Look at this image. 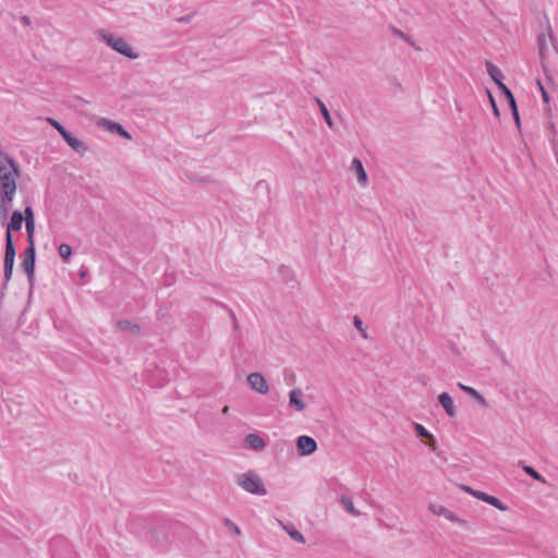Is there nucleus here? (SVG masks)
<instances>
[{"mask_svg": "<svg viewBox=\"0 0 558 558\" xmlns=\"http://www.w3.org/2000/svg\"><path fill=\"white\" fill-rule=\"evenodd\" d=\"M523 471L530 475L533 480L537 481V482H542L544 483L545 482V478L541 475V473H538L533 466H530V465H524L523 466Z\"/></svg>", "mask_w": 558, "mask_h": 558, "instance_id": "obj_27", "label": "nucleus"}, {"mask_svg": "<svg viewBox=\"0 0 558 558\" xmlns=\"http://www.w3.org/2000/svg\"><path fill=\"white\" fill-rule=\"evenodd\" d=\"M61 137L76 153L83 154L87 150L86 144L81 140L74 137L69 131H66Z\"/></svg>", "mask_w": 558, "mask_h": 558, "instance_id": "obj_15", "label": "nucleus"}, {"mask_svg": "<svg viewBox=\"0 0 558 558\" xmlns=\"http://www.w3.org/2000/svg\"><path fill=\"white\" fill-rule=\"evenodd\" d=\"M48 122L50 123L51 126H53L58 131V133L61 136L68 131L61 123H59L54 119L48 118Z\"/></svg>", "mask_w": 558, "mask_h": 558, "instance_id": "obj_32", "label": "nucleus"}, {"mask_svg": "<svg viewBox=\"0 0 558 558\" xmlns=\"http://www.w3.org/2000/svg\"><path fill=\"white\" fill-rule=\"evenodd\" d=\"M288 534L291 536V538L299 543H304L305 538L301 532L295 530L294 527H291V530H288Z\"/></svg>", "mask_w": 558, "mask_h": 558, "instance_id": "obj_30", "label": "nucleus"}, {"mask_svg": "<svg viewBox=\"0 0 558 558\" xmlns=\"http://www.w3.org/2000/svg\"><path fill=\"white\" fill-rule=\"evenodd\" d=\"M16 175L13 170L0 173V195L9 198L14 196L16 192Z\"/></svg>", "mask_w": 558, "mask_h": 558, "instance_id": "obj_4", "label": "nucleus"}, {"mask_svg": "<svg viewBox=\"0 0 558 558\" xmlns=\"http://www.w3.org/2000/svg\"><path fill=\"white\" fill-rule=\"evenodd\" d=\"M541 88H542V93H543V98H544V100H545V101H548V95H547V93L544 90V88H543V87H541Z\"/></svg>", "mask_w": 558, "mask_h": 558, "instance_id": "obj_39", "label": "nucleus"}, {"mask_svg": "<svg viewBox=\"0 0 558 558\" xmlns=\"http://www.w3.org/2000/svg\"><path fill=\"white\" fill-rule=\"evenodd\" d=\"M228 411H229V408H228V407H225V408H223V410H222V412H223L225 414H226V413H228Z\"/></svg>", "mask_w": 558, "mask_h": 558, "instance_id": "obj_41", "label": "nucleus"}, {"mask_svg": "<svg viewBox=\"0 0 558 558\" xmlns=\"http://www.w3.org/2000/svg\"><path fill=\"white\" fill-rule=\"evenodd\" d=\"M236 484L242 487L245 492L264 496L267 494L266 487L259 477V475L254 471H247L243 474L236 476Z\"/></svg>", "mask_w": 558, "mask_h": 558, "instance_id": "obj_1", "label": "nucleus"}, {"mask_svg": "<svg viewBox=\"0 0 558 558\" xmlns=\"http://www.w3.org/2000/svg\"><path fill=\"white\" fill-rule=\"evenodd\" d=\"M23 217H24V221L25 222H27V221H35L34 211H33V208L31 206H27L24 209Z\"/></svg>", "mask_w": 558, "mask_h": 558, "instance_id": "obj_34", "label": "nucleus"}, {"mask_svg": "<svg viewBox=\"0 0 558 558\" xmlns=\"http://www.w3.org/2000/svg\"><path fill=\"white\" fill-rule=\"evenodd\" d=\"M24 221L23 213L14 210L11 215V219L7 225L5 240L13 239L12 232L20 231Z\"/></svg>", "mask_w": 558, "mask_h": 558, "instance_id": "obj_10", "label": "nucleus"}, {"mask_svg": "<svg viewBox=\"0 0 558 558\" xmlns=\"http://www.w3.org/2000/svg\"><path fill=\"white\" fill-rule=\"evenodd\" d=\"M389 29L391 32V34L395 36V37H398L400 39H403L404 41H409V38L408 36L399 28H397L396 26L393 25H390L389 26Z\"/></svg>", "mask_w": 558, "mask_h": 558, "instance_id": "obj_31", "label": "nucleus"}, {"mask_svg": "<svg viewBox=\"0 0 558 558\" xmlns=\"http://www.w3.org/2000/svg\"><path fill=\"white\" fill-rule=\"evenodd\" d=\"M537 43H538L539 54H541V57H544L545 50H546V37L544 34H541L538 36Z\"/></svg>", "mask_w": 558, "mask_h": 558, "instance_id": "obj_33", "label": "nucleus"}, {"mask_svg": "<svg viewBox=\"0 0 558 558\" xmlns=\"http://www.w3.org/2000/svg\"><path fill=\"white\" fill-rule=\"evenodd\" d=\"M438 401L448 414V416L453 417L456 415V408L453 405V401L448 392H441L438 396Z\"/></svg>", "mask_w": 558, "mask_h": 558, "instance_id": "obj_18", "label": "nucleus"}, {"mask_svg": "<svg viewBox=\"0 0 558 558\" xmlns=\"http://www.w3.org/2000/svg\"><path fill=\"white\" fill-rule=\"evenodd\" d=\"M316 102L319 107V110L322 112V116H323L325 122L331 129L333 126V122H332L331 116H330L326 105L319 98H316Z\"/></svg>", "mask_w": 558, "mask_h": 558, "instance_id": "obj_25", "label": "nucleus"}, {"mask_svg": "<svg viewBox=\"0 0 558 558\" xmlns=\"http://www.w3.org/2000/svg\"><path fill=\"white\" fill-rule=\"evenodd\" d=\"M14 196H10L9 198H5L4 196L0 195V218L7 219L9 211L12 207Z\"/></svg>", "mask_w": 558, "mask_h": 558, "instance_id": "obj_22", "label": "nucleus"}, {"mask_svg": "<svg viewBox=\"0 0 558 558\" xmlns=\"http://www.w3.org/2000/svg\"><path fill=\"white\" fill-rule=\"evenodd\" d=\"M340 504L342 505V507L349 512L351 513L352 515H359L360 514V511H357L354 506H353V501L350 497L345 496V495H342L341 498H340Z\"/></svg>", "mask_w": 558, "mask_h": 558, "instance_id": "obj_24", "label": "nucleus"}, {"mask_svg": "<svg viewBox=\"0 0 558 558\" xmlns=\"http://www.w3.org/2000/svg\"><path fill=\"white\" fill-rule=\"evenodd\" d=\"M180 21L184 22V23H189L191 21V16H184Z\"/></svg>", "mask_w": 558, "mask_h": 558, "instance_id": "obj_40", "label": "nucleus"}, {"mask_svg": "<svg viewBox=\"0 0 558 558\" xmlns=\"http://www.w3.org/2000/svg\"><path fill=\"white\" fill-rule=\"evenodd\" d=\"M352 168L355 170L357 174V181L361 184H365L367 182V173L363 167L362 161L359 158H353L352 160Z\"/></svg>", "mask_w": 558, "mask_h": 558, "instance_id": "obj_21", "label": "nucleus"}, {"mask_svg": "<svg viewBox=\"0 0 558 558\" xmlns=\"http://www.w3.org/2000/svg\"><path fill=\"white\" fill-rule=\"evenodd\" d=\"M9 170H13L16 175H20L19 166L15 163L14 159L10 157L4 151L0 153V173L7 172Z\"/></svg>", "mask_w": 558, "mask_h": 558, "instance_id": "obj_13", "label": "nucleus"}, {"mask_svg": "<svg viewBox=\"0 0 558 558\" xmlns=\"http://www.w3.org/2000/svg\"><path fill=\"white\" fill-rule=\"evenodd\" d=\"M414 430L417 437L427 439V445L432 450H436L435 437L422 424L414 423Z\"/></svg>", "mask_w": 558, "mask_h": 558, "instance_id": "obj_17", "label": "nucleus"}, {"mask_svg": "<svg viewBox=\"0 0 558 558\" xmlns=\"http://www.w3.org/2000/svg\"><path fill=\"white\" fill-rule=\"evenodd\" d=\"M354 326L361 331L362 336L364 338H366V333H365V330L363 328V322L361 320V318H359L357 316H354Z\"/></svg>", "mask_w": 558, "mask_h": 558, "instance_id": "obj_35", "label": "nucleus"}, {"mask_svg": "<svg viewBox=\"0 0 558 558\" xmlns=\"http://www.w3.org/2000/svg\"><path fill=\"white\" fill-rule=\"evenodd\" d=\"M296 448L300 456H310L317 450L316 440L306 435L296 438Z\"/></svg>", "mask_w": 558, "mask_h": 558, "instance_id": "obj_7", "label": "nucleus"}, {"mask_svg": "<svg viewBox=\"0 0 558 558\" xmlns=\"http://www.w3.org/2000/svg\"><path fill=\"white\" fill-rule=\"evenodd\" d=\"M101 38L109 47H111L120 54L132 60L138 57V54L133 51L131 45L128 41H125L122 37H117L114 35L104 33L101 35Z\"/></svg>", "mask_w": 558, "mask_h": 558, "instance_id": "obj_2", "label": "nucleus"}, {"mask_svg": "<svg viewBox=\"0 0 558 558\" xmlns=\"http://www.w3.org/2000/svg\"><path fill=\"white\" fill-rule=\"evenodd\" d=\"M462 488L470 495L474 496L475 498L483 500L499 510H506V506L502 504V501L496 498L495 496H490L484 492L475 490L470 486H462Z\"/></svg>", "mask_w": 558, "mask_h": 558, "instance_id": "obj_6", "label": "nucleus"}, {"mask_svg": "<svg viewBox=\"0 0 558 558\" xmlns=\"http://www.w3.org/2000/svg\"><path fill=\"white\" fill-rule=\"evenodd\" d=\"M16 250L13 239L5 240L4 248V260H3V272H4V284L11 279L13 274V267L15 262Z\"/></svg>", "mask_w": 558, "mask_h": 558, "instance_id": "obj_3", "label": "nucleus"}, {"mask_svg": "<svg viewBox=\"0 0 558 558\" xmlns=\"http://www.w3.org/2000/svg\"><path fill=\"white\" fill-rule=\"evenodd\" d=\"M230 315H231L232 319H234V318H235L234 313H233V312H231V311H230Z\"/></svg>", "mask_w": 558, "mask_h": 558, "instance_id": "obj_43", "label": "nucleus"}, {"mask_svg": "<svg viewBox=\"0 0 558 558\" xmlns=\"http://www.w3.org/2000/svg\"><path fill=\"white\" fill-rule=\"evenodd\" d=\"M428 508L435 515L444 517L447 520L454 522V523H459V524L465 523L464 520L458 518L451 510H449L448 508H446L442 505L430 504Z\"/></svg>", "mask_w": 558, "mask_h": 558, "instance_id": "obj_9", "label": "nucleus"}, {"mask_svg": "<svg viewBox=\"0 0 558 558\" xmlns=\"http://www.w3.org/2000/svg\"><path fill=\"white\" fill-rule=\"evenodd\" d=\"M459 388L461 390H463L464 392H466L468 395H470L471 397H473L475 400H477L480 403L482 404H486V401L484 399V397L474 388L470 387V386H465L461 383L458 384Z\"/></svg>", "mask_w": 558, "mask_h": 558, "instance_id": "obj_23", "label": "nucleus"}, {"mask_svg": "<svg viewBox=\"0 0 558 558\" xmlns=\"http://www.w3.org/2000/svg\"><path fill=\"white\" fill-rule=\"evenodd\" d=\"M35 260H36V248L35 244L28 245L23 254V260L21 263L22 268L27 275L29 282L34 279L35 272Z\"/></svg>", "mask_w": 558, "mask_h": 558, "instance_id": "obj_5", "label": "nucleus"}, {"mask_svg": "<svg viewBox=\"0 0 558 558\" xmlns=\"http://www.w3.org/2000/svg\"><path fill=\"white\" fill-rule=\"evenodd\" d=\"M233 527H234V531H235L236 533H239V532H240V531H239V527H238L236 525H234V524H233Z\"/></svg>", "mask_w": 558, "mask_h": 558, "instance_id": "obj_42", "label": "nucleus"}, {"mask_svg": "<svg viewBox=\"0 0 558 558\" xmlns=\"http://www.w3.org/2000/svg\"><path fill=\"white\" fill-rule=\"evenodd\" d=\"M303 391L300 388H294L289 393V407L295 409L301 412L306 408L305 402L303 401Z\"/></svg>", "mask_w": 558, "mask_h": 558, "instance_id": "obj_12", "label": "nucleus"}, {"mask_svg": "<svg viewBox=\"0 0 558 558\" xmlns=\"http://www.w3.org/2000/svg\"><path fill=\"white\" fill-rule=\"evenodd\" d=\"M501 93L505 95L506 99H507V102L512 111V114L515 119V122L519 124L520 123V117H519V112H518V106H517V101H515V98L512 94V92L507 87V85L505 84H500V88Z\"/></svg>", "mask_w": 558, "mask_h": 558, "instance_id": "obj_14", "label": "nucleus"}, {"mask_svg": "<svg viewBox=\"0 0 558 558\" xmlns=\"http://www.w3.org/2000/svg\"><path fill=\"white\" fill-rule=\"evenodd\" d=\"M485 68L492 80L497 84L498 88H500V84H504L501 70L489 60L485 61Z\"/></svg>", "mask_w": 558, "mask_h": 558, "instance_id": "obj_16", "label": "nucleus"}, {"mask_svg": "<svg viewBox=\"0 0 558 558\" xmlns=\"http://www.w3.org/2000/svg\"><path fill=\"white\" fill-rule=\"evenodd\" d=\"M99 124L111 133H116L123 138L131 140V134L120 123L104 118L99 121Z\"/></svg>", "mask_w": 558, "mask_h": 558, "instance_id": "obj_11", "label": "nucleus"}, {"mask_svg": "<svg viewBox=\"0 0 558 558\" xmlns=\"http://www.w3.org/2000/svg\"><path fill=\"white\" fill-rule=\"evenodd\" d=\"M283 373H284V377L286 378L288 377V380H291V381L293 380L294 376H293V374L290 373L289 369H284Z\"/></svg>", "mask_w": 558, "mask_h": 558, "instance_id": "obj_38", "label": "nucleus"}, {"mask_svg": "<svg viewBox=\"0 0 558 558\" xmlns=\"http://www.w3.org/2000/svg\"><path fill=\"white\" fill-rule=\"evenodd\" d=\"M245 444L250 449L259 451L266 447L265 440L257 434H248L245 437Z\"/></svg>", "mask_w": 558, "mask_h": 558, "instance_id": "obj_19", "label": "nucleus"}, {"mask_svg": "<svg viewBox=\"0 0 558 558\" xmlns=\"http://www.w3.org/2000/svg\"><path fill=\"white\" fill-rule=\"evenodd\" d=\"M25 225H26L28 245L35 244V242H34L35 221H27V222H25Z\"/></svg>", "mask_w": 558, "mask_h": 558, "instance_id": "obj_28", "label": "nucleus"}, {"mask_svg": "<svg viewBox=\"0 0 558 558\" xmlns=\"http://www.w3.org/2000/svg\"><path fill=\"white\" fill-rule=\"evenodd\" d=\"M21 22L24 26H28L31 24V19L27 15H23L21 17Z\"/></svg>", "mask_w": 558, "mask_h": 558, "instance_id": "obj_37", "label": "nucleus"}, {"mask_svg": "<svg viewBox=\"0 0 558 558\" xmlns=\"http://www.w3.org/2000/svg\"><path fill=\"white\" fill-rule=\"evenodd\" d=\"M1 151H2V150L0 149V153H1Z\"/></svg>", "mask_w": 558, "mask_h": 558, "instance_id": "obj_44", "label": "nucleus"}, {"mask_svg": "<svg viewBox=\"0 0 558 558\" xmlns=\"http://www.w3.org/2000/svg\"><path fill=\"white\" fill-rule=\"evenodd\" d=\"M489 99H490V104L493 106L494 113H495V116L498 117L499 116V110H498V107H497V105L495 102V99L493 98V96L490 94H489Z\"/></svg>", "mask_w": 558, "mask_h": 558, "instance_id": "obj_36", "label": "nucleus"}, {"mask_svg": "<svg viewBox=\"0 0 558 558\" xmlns=\"http://www.w3.org/2000/svg\"><path fill=\"white\" fill-rule=\"evenodd\" d=\"M117 328L121 331H126L133 336H137L141 332V327L130 320L122 319L117 322Z\"/></svg>", "mask_w": 558, "mask_h": 558, "instance_id": "obj_20", "label": "nucleus"}, {"mask_svg": "<svg viewBox=\"0 0 558 558\" xmlns=\"http://www.w3.org/2000/svg\"><path fill=\"white\" fill-rule=\"evenodd\" d=\"M247 384L252 390L258 393H266L268 391V385L265 377L259 373H251L247 376Z\"/></svg>", "mask_w": 558, "mask_h": 558, "instance_id": "obj_8", "label": "nucleus"}, {"mask_svg": "<svg viewBox=\"0 0 558 558\" xmlns=\"http://www.w3.org/2000/svg\"><path fill=\"white\" fill-rule=\"evenodd\" d=\"M279 272L286 281L293 280V271L288 266H280Z\"/></svg>", "mask_w": 558, "mask_h": 558, "instance_id": "obj_29", "label": "nucleus"}, {"mask_svg": "<svg viewBox=\"0 0 558 558\" xmlns=\"http://www.w3.org/2000/svg\"><path fill=\"white\" fill-rule=\"evenodd\" d=\"M58 251H59V255L62 258V260L64 263H68L72 256V247L66 243H62V244H60Z\"/></svg>", "mask_w": 558, "mask_h": 558, "instance_id": "obj_26", "label": "nucleus"}]
</instances>
